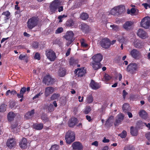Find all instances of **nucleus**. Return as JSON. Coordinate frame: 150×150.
Instances as JSON below:
<instances>
[{
  "instance_id": "f257e3e1",
  "label": "nucleus",
  "mask_w": 150,
  "mask_h": 150,
  "mask_svg": "<svg viewBox=\"0 0 150 150\" xmlns=\"http://www.w3.org/2000/svg\"><path fill=\"white\" fill-rule=\"evenodd\" d=\"M39 19L38 17L33 16L29 19L27 22V26L29 29H32L38 24Z\"/></svg>"
},
{
  "instance_id": "f03ea898",
  "label": "nucleus",
  "mask_w": 150,
  "mask_h": 150,
  "mask_svg": "<svg viewBox=\"0 0 150 150\" xmlns=\"http://www.w3.org/2000/svg\"><path fill=\"white\" fill-rule=\"evenodd\" d=\"M75 135L74 132L69 131L67 133L65 136L66 142L68 144H70L75 140Z\"/></svg>"
},
{
  "instance_id": "7ed1b4c3",
  "label": "nucleus",
  "mask_w": 150,
  "mask_h": 150,
  "mask_svg": "<svg viewBox=\"0 0 150 150\" xmlns=\"http://www.w3.org/2000/svg\"><path fill=\"white\" fill-rule=\"evenodd\" d=\"M60 5L59 1L58 0H54L53 1L49 6V13L51 14L55 13Z\"/></svg>"
},
{
  "instance_id": "20e7f679",
  "label": "nucleus",
  "mask_w": 150,
  "mask_h": 150,
  "mask_svg": "<svg viewBox=\"0 0 150 150\" xmlns=\"http://www.w3.org/2000/svg\"><path fill=\"white\" fill-rule=\"evenodd\" d=\"M74 34L72 31H67V32L64 37L68 41L67 43V46H69L74 40Z\"/></svg>"
},
{
  "instance_id": "39448f33",
  "label": "nucleus",
  "mask_w": 150,
  "mask_h": 150,
  "mask_svg": "<svg viewBox=\"0 0 150 150\" xmlns=\"http://www.w3.org/2000/svg\"><path fill=\"white\" fill-rule=\"evenodd\" d=\"M141 26L146 29L150 28V17L146 16L143 18L140 22Z\"/></svg>"
},
{
  "instance_id": "423d86ee",
  "label": "nucleus",
  "mask_w": 150,
  "mask_h": 150,
  "mask_svg": "<svg viewBox=\"0 0 150 150\" xmlns=\"http://www.w3.org/2000/svg\"><path fill=\"white\" fill-rule=\"evenodd\" d=\"M137 64L131 63L127 66L126 71L131 74H134L136 73L135 71L137 70Z\"/></svg>"
},
{
  "instance_id": "0eeeda50",
  "label": "nucleus",
  "mask_w": 150,
  "mask_h": 150,
  "mask_svg": "<svg viewBox=\"0 0 150 150\" xmlns=\"http://www.w3.org/2000/svg\"><path fill=\"white\" fill-rule=\"evenodd\" d=\"M45 54L47 58L51 61H54L56 58L55 53L52 50H46L45 52Z\"/></svg>"
},
{
  "instance_id": "6e6552de",
  "label": "nucleus",
  "mask_w": 150,
  "mask_h": 150,
  "mask_svg": "<svg viewBox=\"0 0 150 150\" xmlns=\"http://www.w3.org/2000/svg\"><path fill=\"white\" fill-rule=\"evenodd\" d=\"M42 82L45 84L49 85L53 84L54 80L51 77L50 75H48L44 76Z\"/></svg>"
},
{
  "instance_id": "1a4fd4ad",
  "label": "nucleus",
  "mask_w": 150,
  "mask_h": 150,
  "mask_svg": "<svg viewBox=\"0 0 150 150\" xmlns=\"http://www.w3.org/2000/svg\"><path fill=\"white\" fill-rule=\"evenodd\" d=\"M74 73L78 77H83L86 73V71L85 67H83L76 69Z\"/></svg>"
},
{
  "instance_id": "9d476101",
  "label": "nucleus",
  "mask_w": 150,
  "mask_h": 150,
  "mask_svg": "<svg viewBox=\"0 0 150 150\" xmlns=\"http://www.w3.org/2000/svg\"><path fill=\"white\" fill-rule=\"evenodd\" d=\"M100 44L103 47L108 49L110 46V41L108 38H104L100 41Z\"/></svg>"
},
{
  "instance_id": "9b49d317",
  "label": "nucleus",
  "mask_w": 150,
  "mask_h": 150,
  "mask_svg": "<svg viewBox=\"0 0 150 150\" xmlns=\"http://www.w3.org/2000/svg\"><path fill=\"white\" fill-rule=\"evenodd\" d=\"M137 34L139 37L142 39H145L148 37L146 32L141 28L138 30Z\"/></svg>"
},
{
  "instance_id": "f8f14e48",
  "label": "nucleus",
  "mask_w": 150,
  "mask_h": 150,
  "mask_svg": "<svg viewBox=\"0 0 150 150\" xmlns=\"http://www.w3.org/2000/svg\"><path fill=\"white\" fill-rule=\"evenodd\" d=\"M130 55L133 58L136 59L139 57L141 54L140 52L137 50L133 49L131 51Z\"/></svg>"
},
{
  "instance_id": "ddd939ff",
  "label": "nucleus",
  "mask_w": 150,
  "mask_h": 150,
  "mask_svg": "<svg viewBox=\"0 0 150 150\" xmlns=\"http://www.w3.org/2000/svg\"><path fill=\"white\" fill-rule=\"evenodd\" d=\"M103 58V56L100 54L98 53L94 55L92 57L93 62L100 63Z\"/></svg>"
},
{
  "instance_id": "4468645a",
  "label": "nucleus",
  "mask_w": 150,
  "mask_h": 150,
  "mask_svg": "<svg viewBox=\"0 0 150 150\" xmlns=\"http://www.w3.org/2000/svg\"><path fill=\"white\" fill-rule=\"evenodd\" d=\"M6 144L9 148H11L15 146L16 145V142L14 139H10L8 140Z\"/></svg>"
},
{
  "instance_id": "2eb2a0df",
  "label": "nucleus",
  "mask_w": 150,
  "mask_h": 150,
  "mask_svg": "<svg viewBox=\"0 0 150 150\" xmlns=\"http://www.w3.org/2000/svg\"><path fill=\"white\" fill-rule=\"evenodd\" d=\"M73 149L74 150H81L82 149L83 146L79 142H76L72 144Z\"/></svg>"
},
{
  "instance_id": "dca6fc26",
  "label": "nucleus",
  "mask_w": 150,
  "mask_h": 150,
  "mask_svg": "<svg viewBox=\"0 0 150 150\" xmlns=\"http://www.w3.org/2000/svg\"><path fill=\"white\" fill-rule=\"evenodd\" d=\"M90 86L92 89L96 90L100 87V84L96 82H95L92 79L90 84Z\"/></svg>"
},
{
  "instance_id": "f3484780",
  "label": "nucleus",
  "mask_w": 150,
  "mask_h": 150,
  "mask_svg": "<svg viewBox=\"0 0 150 150\" xmlns=\"http://www.w3.org/2000/svg\"><path fill=\"white\" fill-rule=\"evenodd\" d=\"M133 24V22L132 21H126L123 24V28L126 30H130L132 28V26Z\"/></svg>"
},
{
  "instance_id": "a211bd4d",
  "label": "nucleus",
  "mask_w": 150,
  "mask_h": 150,
  "mask_svg": "<svg viewBox=\"0 0 150 150\" xmlns=\"http://www.w3.org/2000/svg\"><path fill=\"white\" fill-rule=\"evenodd\" d=\"M124 117V116L122 114L120 113L118 114L117 117L115 122V126H116L118 125L123 120Z\"/></svg>"
},
{
  "instance_id": "6ab92c4d",
  "label": "nucleus",
  "mask_w": 150,
  "mask_h": 150,
  "mask_svg": "<svg viewBox=\"0 0 150 150\" xmlns=\"http://www.w3.org/2000/svg\"><path fill=\"white\" fill-rule=\"evenodd\" d=\"M80 28L83 32L87 33L89 30V26L85 23H82L79 26Z\"/></svg>"
},
{
  "instance_id": "aec40b11",
  "label": "nucleus",
  "mask_w": 150,
  "mask_h": 150,
  "mask_svg": "<svg viewBox=\"0 0 150 150\" xmlns=\"http://www.w3.org/2000/svg\"><path fill=\"white\" fill-rule=\"evenodd\" d=\"M27 143L26 139L23 138L19 143V145L21 148L25 149L27 147Z\"/></svg>"
},
{
  "instance_id": "412c9836",
  "label": "nucleus",
  "mask_w": 150,
  "mask_h": 150,
  "mask_svg": "<svg viewBox=\"0 0 150 150\" xmlns=\"http://www.w3.org/2000/svg\"><path fill=\"white\" fill-rule=\"evenodd\" d=\"M134 46L136 48H141L142 47V42L139 40H135L134 42Z\"/></svg>"
},
{
  "instance_id": "4be33fe9",
  "label": "nucleus",
  "mask_w": 150,
  "mask_h": 150,
  "mask_svg": "<svg viewBox=\"0 0 150 150\" xmlns=\"http://www.w3.org/2000/svg\"><path fill=\"white\" fill-rule=\"evenodd\" d=\"M91 65L93 69L95 70H98L101 67L102 64L100 63L92 62Z\"/></svg>"
},
{
  "instance_id": "5701e85b",
  "label": "nucleus",
  "mask_w": 150,
  "mask_h": 150,
  "mask_svg": "<svg viewBox=\"0 0 150 150\" xmlns=\"http://www.w3.org/2000/svg\"><path fill=\"white\" fill-rule=\"evenodd\" d=\"M78 59H75L73 57L71 58L69 62V64L70 66H75L78 64Z\"/></svg>"
},
{
  "instance_id": "b1692460",
  "label": "nucleus",
  "mask_w": 150,
  "mask_h": 150,
  "mask_svg": "<svg viewBox=\"0 0 150 150\" xmlns=\"http://www.w3.org/2000/svg\"><path fill=\"white\" fill-rule=\"evenodd\" d=\"M10 13L8 11H6L2 13V15L5 16L4 18L5 22L7 21L10 18Z\"/></svg>"
},
{
  "instance_id": "393cba45",
  "label": "nucleus",
  "mask_w": 150,
  "mask_h": 150,
  "mask_svg": "<svg viewBox=\"0 0 150 150\" xmlns=\"http://www.w3.org/2000/svg\"><path fill=\"white\" fill-rule=\"evenodd\" d=\"M139 113V115L143 119H146L148 117L147 113L144 110H140Z\"/></svg>"
},
{
  "instance_id": "a878e982",
  "label": "nucleus",
  "mask_w": 150,
  "mask_h": 150,
  "mask_svg": "<svg viewBox=\"0 0 150 150\" xmlns=\"http://www.w3.org/2000/svg\"><path fill=\"white\" fill-rule=\"evenodd\" d=\"M85 2H86V0H79L78 1H76L74 6L76 8L79 7L82 4H85Z\"/></svg>"
},
{
  "instance_id": "bb28decb",
  "label": "nucleus",
  "mask_w": 150,
  "mask_h": 150,
  "mask_svg": "<svg viewBox=\"0 0 150 150\" xmlns=\"http://www.w3.org/2000/svg\"><path fill=\"white\" fill-rule=\"evenodd\" d=\"M130 133L133 136H136L138 134V130L136 128L131 127L130 128Z\"/></svg>"
},
{
  "instance_id": "cd10ccee",
  "label": "nucleus",
  "mask_w": 150,
  "mask_h": 150,
  "mask_svg": "<svg viewBox=\"0 0 150 150\" xmlns=\"http://www.w3.org/2000/svg\"><path fill=\"white\" fill-rule=\"evenodd\" d=\"M74 24V20L70 18L68 19L66 22V26L68 27H71L73 26Z\"/></svg>"
},
{
  "instance_id": "c85d7f7f",
  "label": "nucleus",
  "mask_w": 150,
  "mask_h": 150,
  "mask_svg": "<svg viewBox=\"0 0 150 150\" xmlns=\"http://www.w3.org/2000/svg\"><path fill=\"white\" fill-rule=\"evenodd\" d=\"M43 127V124L42 123L36 124L33 125V127L34 129L37 130L42 129Z\"/></svg>"
},
{
  "instance_id": "c756f323",
  "label": "nucleus",
  "mask_w": 150,
  "mask_h": 150,
  "mask_svg": "<svg viewBox=\"0 0 150 150\" xmlns=\"http://www.w3.org/2000/svg\"><path fill=\"white\" fill-rule=\"evenodd\" d=\"M34 113V110L33 109L28 112L25 115V117L27 119L30 118L33 116Z\"/></svg>"
},
{
  "instance_id": "7c9ffc66",
  "label": "nucleus",
  "mask_w": 150,
  "mask_h": 150,
  "mask_svg": "<svg viewBox=\"0 0 150 150\" xmlns=\"http://www.w3.org/2000/svg\"><path fill=\"white\" fill-rule=\"evenodd\" d=\"M54 91V88L52 87H48L45 89V94H52Z\"/></svg>"
},
{
  "instance_id": "2f4dec72",
  "label": "nucleus",
  "mask_w": 150,
  "mask_h": 150,
  "mask_svg": "<svg viewBox=\"0 0 150 150\" xmlns=\"http://www.w3.org/2000/svg\"><path fill=\"white\" fill-rule=\"evenodd\" d=\"M80 17L82 20H86L88 18L89 16L87 13L83 12L80 14Z\"/></svg>"
},
{
  "instance_id": "473e14b6",
  "label": "nucleus",
  "mask_w": 150,
  "mask_h": 150,
  "mask_svg": "<svg viewBox=\"0 0 150 150\" xmlns=\"http://www.w3.org/2000/svg\"><path fill=\"white\" fill-rule=\"evenodd\" d=\"M77 120V119L76 118H72L71 120L69 122V126L71 127H73L76 124Z\"/></svg>"
},
{
  "instance_id": "72a5a7b5",
  "label": "nucleus",
  "mask_w": 150,
  "mask_h": 150,
  "mask_svg": "<svg viewBox=\"0 0 150 150\" xmlns=\"http://www.w3.org/2000/svg\"><path fill=\"white\" fill-rule=\"evenodd\" d=\"M30 90V88L29 87H28L27 88L25 87H23L21 89L20 94H24L26 92L28 93H29Z\"/></svg>"
},
{
  "instance_id": "f704fd0d",
  "label": "nucleus",
  "mask_w": 150,
  "mask_h": 150,
  "mask_svg": "<svg viewBox=\"0 0 150 150\" xmlns=\"http://www.w3.org/2000/svg\"><path fill=\"white\" fill-rule=\"evenodd\" d=\"M15 116V114L13 112H9L7 115V118L8 121H11L13 120Z\"/></svg>"
},
{
  "instance_id": "c9c22d12",
  "label": "nucleus",
  "mask_w": 150,
  "mask_h": 150,
  "mask_svg": "<svg viewBox=\"0 0 150 150\" xmlns=\"http://www.w3.org/2000/svg\"><path fill=\"white\" fill-rule=\"evenodd\" d=\"M66 70L63 69H60L59 70V75L60 77L64 76L66 74Z\"/></svg>"
},
{
  "instance_id": "e433bc0d",
  "label": "nucleus",
  "mask_w": 150,
  "mask_h": 150,
  "mask_svg": "<svg viewBox=\"0 0 150 150\" xmlns=\"http://www.w3.org/2000/svg\"><path fill=\"white\" fill-rule=\"evenodd\" d=\"M117 8V13L119 14H121L125 10V6H118L116 7Z\"/></svg>"
},
{
  "instance_id": "4c0bfd02",
  "label": "nucleus",
  "mask_w": 150,
  "mask_h": 150,
  "mask_svg": "<svg viewBox=\"0 0 150 150\" xmlns=\"http://www.w3.org/2000/svg\"><path fill=\"white\" fill-rule=\"evenodd\" d=\"M112 78V77L107 74H105L103 79V81L107 82Z\"/></svg>"
},
{
  "instance_id": "58836bf2",
  "label": "nucleus",
  "mask_w": 150,
  "mask_h": 150,
  "mask_svg": "<svg viewBox=\"0 0 150 150\" xmlns=\"http://www.w3.org/2000/svg\"><path fill=\"white\" fill-rule=\"evenodd\" d=\"M122 109L125 112L129 111L130 109L129 104L127 103H124L122 106Z\"/></svg>"
},
{
  "instance_id": "ea45409f",
  "label": "nucleus",
  "mask_w": 150,
  "mask_h": 150,
  "mask_svg": "<svg viewBox=\"0 0 150 150\" xmlns=\"http://www.w3.org/2000/svg\"><path fill=\"white\" fill-rule=\"evenodd\" d=\"M18 126V124L17 123H16L14 125H12L11 126V127L12 129H13V131L15 132H16L17 131L18 129H19L20 127L19 126Z\"/></svg>"
},
{
  "instance_id": "a19ab883",
  "label": "nucleus",
  "mask_w": 150,
  "mask_h": 150,
  "mask_svg": "<svg viewBox=\"0 0 150 150\" xmlns=\"http://www.w3.org/2000/svg\"><path fill=\"white\" fill-rule=\"evenodd\" d=\"M117 8L116 7H115L113 8L112 9L110 12V14L113 15H116L117 13Z\"/></svg>"
},
{
  "instance_id": "79ce46f5",
  "label": "nucleus",
  "mask_w": 150,
  "mask_h": 150,
  "mask_svg": "<svg viewBox=\"0 0 150 150\" xmlns=\"http://www.w3.org/2000/svg\"><path fill=\"white\" fill-rule=\"evenodd\" d=\"M81 46L82 47H86L88 46V45L85 42V40L84 39H82L80 40Z\"/></svg>"
},
{
  "instance_id": "37998d69",
  "label": "nucleus",
  "mask_w": 150,
  "mask_h": 150,
  "mask_svg": "<svg viewBox=\"0 0 150 150\" xmlns=\"http://www.w3.org/2000/svg\"><path fill=\"white\" fill-rule=\"evenodd\" d=\"M7 105H6L3 104L0 106V112H5L6 110Z\"/></svg>"
},
{
  "instance_id": "c03bdc74",
  "label": "nucleus",
  "mask_w": 150,
  "mask_h": 150,
  "mask_svg": "<svg viewBox=\"0 0 150 150\" xmlns=\"http://www.w3.org/2000/svg\"><path fill=\"white\" fill-rule=\"evenodd\" d=\"M127 135V133L126 131L123 130L121 133L119 134L118 135L122 138H124L126 137Z\"/></svg>"
},
{
  "instance_id": "a18cd8bd",
  "label": "nucleus",
  "mask_w": 150,
  "mask_h": 150,
  "mask_svg": "<svg viewBox=\"0 0 150 150\" xmlns=\"http://www.w3.org/2000/svg\"><path fill=\"white\" fill-rule=\"evenodd\" d=\"M110 27L112 28V29L114 30L115 31H118L120 30V28L119 26H118L117 25H110Z\"/></svg>"
},
{
  "instance_id": "49530a36",
  "label": "nucleus",
  "mask_w": 150,
  "mask_h": 150,
  "mask_svg": "<svg viewBox=\"0 0 150 150\" xmlns=\"http://www.w3.org/2000/svg\"><path fill=\"white\" fill-rule=\"evenodd\" d=\"M124 150H134V149L132 146L128 145L125 147Z\"/></svg>"
},
{
  "instance_id": "de8ad7c7",
  "label": "nucleus",
  "mask_w": 150,
  "mask_h": 150,
  "mask_svg": "<svg viewBox=\"0 0 150 150\" xmlns=\"http://www.w3.org/2000/svg\"><path fill=\"white\" fill-rule=\"evenodd\" d=\"M142 124V125H145L146 126L149 128V129H150V124L149 123L147 124L146 123H142L141 122H138L137 124V125H139L140 124Z\"/></svg>"
},
{
  "instance_id": "09e8293b",
  "label": "nucleus",
  "mask_w": 150,
  "mask_h": 150,
  "mask_svg": "<svg viewBox=\"0 0 150 150\" xmlns=\"http://www.w3.org/2000/svg\"><path fill=\"white\" fill-rule=\"evenodd\" d=\"M93 100V97L91 96H90L88 97L86 99V102L89 103H92Z\"/></svg>"
},
{
  "instance_id": "8fccbe9b",
  "label": "nucleus",
  "mask_w": 150,
  "mask_h": 150,
  "mask_svg": "<svg viewBox=\"0 0 150 150\" xmlns=\"http://www.w3.org/2000/svg\"><path fill=\"white\" fill-rule=\"evenodd\" d=\"M63 31V29L62 27H59L56 30L55 33L56 34L60 33L62 32Z\"/></svg>"
},
{
  "instance_id": "3c124183",
  "label": "nucleus",
  "mask_w": 150,
  "mask_h": 150,
  "mask_svg": "<svg viewBox=\"0 0 150 150\" xmlns=\"http://www.w3.org/2000/svg\"><path fill=\"white\" fill-rule=\"evenodd\" d=\"M91 110V109L90 106H88L86 108L85 110L84 111V113L85 114H88Z\"/></svg>"
},
{
  "instance_id": "603ef678",
  "label": "nucleus",
  "mask_w": 150,
  "mask_h": 150,
  "mask_svg": "<svg viewBox=\"0 0 150 150\" xmlns=\"http://www.w3.org/2000/svg\"><path fill=\"white\" fill-rule=\"evenodd\" d=\"M34 58L35 59L40 60L41 58L40 53L38 52L35 53L34 57Z\"/></svg>"
},
{
  "instance_id": "864d4df0",
  "label": "nucleus",
  "mask_w": 150,
  "mask_h": 150,
  "mask_svg": "<svg viewBox=\"0 0 150 150\" xmlns=\"http://www.w3.org/2000/svg\"><path fill=\"white\" fill-rule=\"evenodd\" d=\"M38 42H34L32 45L34 49L37 48L38 47Z\"/></svg>"
},
{
  "instance_id": "5fc2aeb1",
  "label": "nucleus",
  "mask_w": 150,
  "mask_h": 150,
  "mask_svg": "<svg viewBox=\"0 0 150 150\" xmlns=\"http://www.w3.org/2000/svg\"><path fill=\"white\" fill-rule=\"evenodd\" d=\"M67 17V16L66 15H65L64 14L63 15H61V16H59L58 17V19L59 20V22H60V23L62 22V19L63 18H66Z\"/></svg>"
},
{
  "instance_id": "6e6d98bb",
  "label": "nucleus",
  "mask_w": 150,
  "mask_h": 150,
  "mask_svg": "<svg viewBox=\"0 0 150 150\" xmlns=\"http://www.w3.org/2000/svg\"><path fill=\"white\" fill-rule=\"evenodd\" d=\"M59 146L57 145H54L52 146L50 150H58L59 148Z\"/></svg>"
},
{
  "instance_id": "4d7b16f0",
  "label": "nucleus",
  "mask_w": 150,
  "mask_h": 150,
  "mask_svg": "<svg viewBox=\"0 0 150 150\" xmlns=\"http://www.w3.org/2000/svg\"><path fill=\"white\" fill-rule=\"evenodd\" d=\"M118 41L120 42H123L124 41V38L123 37H120L118 38Z\"/></svg>"
},
{
  "instance_id": "13d9d810",
  "label": "nucleus",
  "mask_w": 150,
  "mask_h": 150,
  "mask_svg": "<svg viewBox=\"0 0 150 150\" xmlns=\"http://www.w3.org/2000/svg\"><path fill=\"white\" fill-rule=\"evenodd\" d=\"M113 116H110L108 118V119L107 120L106 122L107 123L110 122H111V120H113Z\"/></svg>"
},
{
  "instance_id": "bf43d9fd",
  "label": "nucleus",
  "mask_w": 150,
  "mask_h": 150,
  "mask_svg": "<svg viewBox=\"0 0 150 150\" xmlns=\"http://www.w3.org/2000/svg\"><path fill=\"white\" fill-rule=\"evenodd\" d=\"M15 105V103L14 102H11L10 104L9 107L11 108H13Z\"/></svg>"
},
{
  "instance_id": "052dcab7",
  "label": "nucleus",
  "mask_w": 150,
  "mask_h": 150,
  "mask_svg": "<svg viewBox=\"0 0 150 150\" xmlns=\"http://www.w3.org/2000/svg\"><path fill=\"white\" fill-rule=\"evenodd\" d=\"M25 57V55L20 54L19 57V59L21 60H24Z\"/></svg>"
},
{
  "instance_id": "680f3d73",
  "label": "nucleus",
  "mask_w": 150,
  "mask_h": 150,
  "mask_svg": "<svg viewBox=\"0 0 150 150\" xmlns=\"http://www.w3.org/2000/svg\"><path fill=\"white\" fill-rule=\"evenodd\" d=\"M58 94H53L51 97L52 100H54L57 98L58 97Z\"/></svg>"
},
{
  "instance_id": "e2e57ef3",
  "label": "nucleus",
  "mask_w": 150,
  "mask_h": 150,
  "mask_svg": "<svg viewBox=\"0 0 150 150\" xmlns=\"http://www.w3.org/2000/svg\"><path fill=\"white\" fill-rule=\"evenodd\" d=\"M59 6L60 5L58 6V7L57 9H58V11L59 12H60L63 11V6Z\"/></svg>"
},
{
  "instance_id": "0e129e2a",
  "label": "nucleus",
  "mask_w": 150,
  "mask_h": 150,
  "mask_svg": "<svg viewBox=\"0 0 150 150\" xmlns=\"http://www.w3.org/2000/svg\"><path fill=\"white\" fill-rule=\"evenodd\" d=\"M145 136L147 139L150 141V132L146 133L145 135Z\"/></svg>"
},
{
  "instance_id": "69168bd1",
  "label": "nucleus",
  "mask_w": 150,
  "mask_h": 150,
  "mask_svg": "<svg viewBox=\"0 0 150 150\" xmlns=\"http://www.w3.org/2000/svg\"><path fill=\"white\" fill-rule=\"evenodd\" d=\"M71 49L70 48H69L67 51V52L66 53V56H68L69 55L70 52L71 51Z\"/></svg>"
},
{
  "instance_id": "338daca9",
  "label": "nucleus",
  "mask_w": 150,
  "mask_h": 150,
  "mask_svg": "<svg viewBox=\"0 0 150 150\" xmlns=\"http://www.w3.org/2000/svg\"><path fill=\"white\" fill-rule=\"evenodd\" d=\"M91 144L92 145L95 146H97L98 145V143L97 141H95L94 142H93Z\"/></svg>"
},
{
  "instance_id": "774afa93",
  "label": "nucleus",
  "mask_w": 150,
  "mask_h": 150,
  "mask_svg": "<svg viewBox=\"0 0 150 150\" xmlns=\"http://www.w3.org/2000/svg\"><path fill=\"white\" fill-rule=\"evenodd\" d=\"M136 10L135 8H132L130 9V12L132 13H134L136 12Z\"/></svg>"
}]
</instances>
